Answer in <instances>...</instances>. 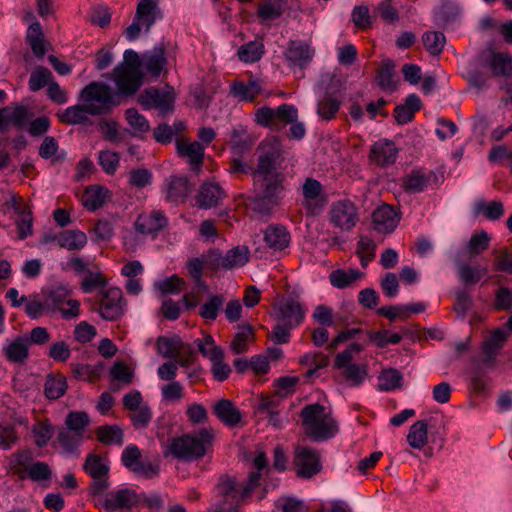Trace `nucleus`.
<instances>
[{
  "instance_id": "obj_30",
  "label": "nucleus",
  "mask_w": 512,
  "mask_h": 512,
  "mask_svg": "<svg viewBox=\"0 0 512 512\" xmlns=\"http://www.w3.org/2000/svg\"><path fill=\"white\" fill-rule=\"evenodd\" d=\"M158 14H160L158 0H138L135 17L136 20L142 21L146 32L153 26Z\"/></svg>"
},
{
  "instance_id": "obj_61",
  "label": "nucleus",
  "mask_w": 512,
  "mask_h": 512,
  "mask_svg": "<svg viewBox=\"0 0 512 512\" xmlns=\"http://www.w3.org/2000/svg\"><path fill=\"white\" fill-rule=\"evenodd\" d=\"M341 375L351 386H359L367 376L365 365L353 364L341 370Z\"/></svg>"
},
{
  "instance_id": "obj_4",
  "label": "nucleus",
  "mask_w": 512,
  "mask_h": 512,
  "mask_svg": "<svg viewBox=\"0 0 512 512\" xmlns=\"http://www.w3.org/2000/svg\"><path fill=\"white\" fill-rule=\"evenodd\" d=\"M253 465L256 471L250 473L245 485L239 486L235 478L224 476L223 480L218 485V491L223 494L226 500H231V502L235 504L244 502L259 485L262 471L267 468V460L263 453H259L253 459Z\"/></svg>"
},
{
  "instance_id": "obj_34",
  "label": "nucleus",
  "mask_w": 512,
  "mask_h": 512,
  "mask_svg": "<svg viewBox=\"0 0 512 512\" xmlns=\"http://www.w3.org/2000/svg\"><path fill=\"white\" fill-rule=\"evenodd\" d=\"M185 348H187L190 354L193 353L191 346H185L179 337L168 338L161 336L157 339L158 353L164 358L177 359Z\"/></svg>"
},
{
  "instance_id": "obj_64",
  "label": "nucleus",
  "mask_w": 512,
  "mask_h": 512,
  "mask_svg": "<svg viewBox=\"0 0 512 512\" xmlns=\"http://www.w3.org/2000/svg\"><path fill=\"white\" fill-rule=\"evenodd\" d=\"M256 123L262 127H268L273 130H280L279 123H276L275 109L264 106L258 108L255 112Z\"/></svg>"
},
{
  "instance_id": "obj_43",
  "label": "nucleus",
  "mask_w": 512,
  "mask_h": 512,
  "mask_svg": "<svg viewBox=\"0 0 512 512\" xmlns=\"http://www.w3.org/2000/svg\"><path fill=\"white\" fill-rule=\"evenodd\" d=\"M87 244V236L80 230H64L59 233V246L70 251L80 250Z\"/></svg>"
},
{
  "instance_id": "obj_1",
  "label": "nucleus",
  "mask_w": 512,
  "mask_h": 512,
  "mask_svg": "<svg viewBox=\"0 0 512 512\" xmlns=\"http://www.w3.org/2000/svg\"><path fill=\"white\" fill-rule=\"evenodd\" d=\"M282 144L276 137L262 141L257 148V165L252 171L254 186L259 182H273L276 177H281V185H284L285 175L278 171L284 161Z\"/></svg>"
},
{
  "instance_id": "obj_11",
  "label": "nucleus",
  "mask_w": 512,
  "mask_h": 512,
  "mask_svg": "<svg viewBox=\"0 0 512 512\" xmlns=\"http://www.w3.org/2000/svg\"><path fill=\"white\" fill-rule=\"evenodd\" d=\"M84 470L93 479V492L103 493L109 486V460L106 455L89 454L84 464Z\"/></svg>"
},
{
  "instance_id": "obj_5",
  "label": "nucleus",
  "mask_w": 512,
  "mask_h": 512,
  "mask_svg": "<svg viewBox=\"0 0 512 512\" xmlns=\"http://www.w3.org/2000/svg\"><path fill=\"white\" fill-rule=\"evenodd\" d=\"M256 194L246 199V205L260 217L270 216L276 206L280 204L285 186L281 185V177L278 176L273 182H259L254 186Z\"/></svg>"
},
{
  "instance_id": "obj_46",
  "label": "nucleus",
  "mask_w": 512,
  "mask_h": 512,
  "mask_svg": "<svg viewBox=\"0 0 512 512\" xmlns=\"http://www.w3.org/2000/svg\"><path fill=\"white\" fill-rule=\"evenodd\" d=\"M67 390L66 378L58 375L49 374L44 385V394L50 400H56L62 397Z\"/></svg>"
},
{
  "instance_id": "obj_2",
  "label": "nucleus",
  "mask_w": 512,
  "mask_h": 512,
  "mask_svg": "<svg viewBox=\"0 0 512 512\" xmlns=\"http://www.w3.org/2000/svg\"><path fill=\"white\" fill-rule=\"evenodd\" d=\"M300 417L305 434L315 442L331 439L339 430L337 421L319 403L305 405Z\"/></svg>"
},
{
  "instance_id": "obj_51",
  "label": "nucleus",
  "mask_w": 512,
  "mask_h": 512,
  "mask_svg": "<svg viewBox=\"0 0 512 512\" xmlns=\"http://www.w3.org/2000/svg\"><path fill=\"white\" fill-rule=\"evenodd\" d=\"M361 276L362 273L358 270L350 269L349 271H345L342 269H337L331 272L329 279L334 287L343 289L350 286Z\"/></svg>"
},
{
  "instance_id": "obj_3",
  "label": "nucleus",
  "mask_w": 512,
  "mask_h": 512,
  "mask_svg": "<svg viewBox=\"0 0 512 512\" xmlns=\"http://www.w3.org/2000/svg\"><path fill=\"white\" fill-rule=\"evenodd\" d=\"M8 471L19 480L44 483L52 477L53 471L46 462L33 458L29 450H17L8 461Z\"/></svg>"
},
{
  "instance_id": "obj_48",
  "label": "nucleus",
  "mask_w": 512,
  "mask_h": 512,
  "mask_svg": "<svg viewBox=\"0 0 512 512\" xmlns=\"http://www.w3.org/2000/svg\"><path fill=\"white\" fill-rule=\"evenodd\" d=\"M428 424L424 420L415 422L409 430L407 441L412 448H422L427 444Z\"/></svg>"
},
{
  "instance_id": "obj_63",
  "label": "nucleus",
  "mask_w": 512,
  "mask_h": 512,
  "mask_svg": "<svg viewBox=\"0 0 512 512\" xmlns=\"http://www.w3.org/2000/svg\"><path fill=\"white\" fill-rule=\"evenodd\" d=\"M25 313L31 319H38L44 314L50 313L45 298L38 299V296L30 297L25 301Z\"/></svg>"
},
{
  "instance_id": "obj_60",
  "label": "nucleus",
  "mask_w": 512,
  "mask_h": 512,
  "mask_svg": "<svg viewBox=\"0 0 512 512\" xmlns=\"http://www.w3.org/2000/svg\"><path fill=\"white\" fill-rule=\"evenodd\" d=\"M228 269L244 266L249 261V250L245 246H237L224 255Z\"/></svg>"
},
{
  "instance_id": "obj_19",
  "label": "nucleus",
  "mask_w": 512,
  "mask_h": 512,
  "mask_svg": "<svg viewBox=\"0 0 512 512\" xmlns=\"http://www.w3.org/2000/svg\"><path fill=\"white\" fill-rule=\"evenodd\" d=\"M304 309L299 301L288 298L274 307V319L276 322L288 324V327H297L304 319Z\"/></svg>"
},
{
  "instance_id": "obj_24",
  "label": "nucleus",
  "mask_w": 512,
  "mask_h": 512,
  "mask_svg": "<svg viewBox=\"0 0 512 512\" xmlns=\"http://www.w3.org/2000/svg\"><path fill=\"white\" fill-rule=\"evenodd\" d=\"M398 149L393 141L382 139L375 142L370 149L369 159L380 167H387L396 162Z\"/></svg>"
},
{
  "instance_id": "obj_17",
  "label": "nucleus",
  "mask_w": 512,
  "mask_h": 512,
  "mask_svg": "<svg viewBox=\"0 0 512 512\" xmlns=\"http://www.w3.org/2000/svg\"><path fill=\"white\" fill-rule=\"evenodd\" d=\"M314 55V48L309 43L300 40H290L284 52V57L289 67H298L300 69H305L312 61Z\"/></svg>"
},
{
  "instance_id": "obj_10",
  "label": "nucleus",
  "mask_w": 512,
  "mask_h": 512,
  "mask_svg": "<svg viewBox=\"0 0 512 512\" xmlns=\"http://www.w3.org/2000/svg\"><path fill=\"white\" fill-rule=\"evenodd\" d=\"M330 222L342 231L352 230L359 221L358 208L349 199L334 201L329 210Z\"/></svg>"
},
{
  "instance_id": "obj_39",
  "label": "nucleus",
  "mask_w": 512,
  "mask_h": 512,
  "mask_svg": "<svg viewBox=\"0 0 512 512\" xmlns=\"http://www.w3.org/2000/svg\"><path fill=\"white\" fill-rule=\"evenodd\" d=\"M26 42L37 58H43L46 53L44 34L39 22H33L27 30Z\"/></svg>"
},
{
  "instance_id": "obj_27",
  "label": "nucleus",
  "mask_w": 512,
  "mask_h": 512,
  "mask_svg": "<svg viewBox=\"0 0 512 512\" xmlns=\"http://www.w3.org/2000/svg\"><path fill=\"white\" fill-rule=\"evenodd\" d=\"M167 65L166 50L163 45L155 46L143 54V67L154 78H159Z\"/></svg>"
},
{
  "instance_id": "obj_9",
  "label": "nucleus",
  "mask_w": 512,
  "mask_h": 512,
  "mask_svg": "<svg viewBox=\"0 0 512 512\" xmlns=\"http://www.w3.org/2000/svg\"><path fill=\"white\" fill-rule=\"evenodd\" d=\"M140 503H142V495L136 488L121 485L106 495L104 507L108 511L115 512L130 510Z\"/></svg>"
},
{
  "instance_id": "obj_41",
  "label": "nucleus",
  "mask_w": 512,
  "mask_h": 512,
  "mask_svg": "<svg viewBox=\"0 0 512 512\" xmlns=\"http://www.w3.org/2000/svg\"><path fill=\"white\" fill-rule=\"evenodd\" d=\"M56 433V427L48 420L43 419L33 424L31 434L38 447L46 446Z\"/></svg>"
},
{
  "instance_id": "obj_8",
  "label": "nucleus",
  "mask_w": 512,
  "mask_h": 512,
  "mask_svg": "<svg viewBox=\"0 0 512 512\" xmlns=\"http://www.w3.org/2000/svg\"><path fill=\"white\" fill-rule=\"evenodd\" d=\"M79 100L85 104L93 103L95 107L102 109V115L120 102L116 100L112 89L107 84L101 82H91L80 92Z\"/></svg>"
},
{
  "instance_id": "obj_33",
  "label": "nucleus",
  "mask_w": 512,
  "mask_h": 512,
  "mask_svg": "<svg viewBox=\"0 0 512 512\" xmlns=\"http://www.w3.org/2000/svg\"><path fill=\"white\" fill-rule=\"evenodd\" d=\"M264 241L274 250H283L289 246L290 233L284 226L270 225L264 233Z\"/></svg>"
},
{
  "instance_id": "obj_56",
  "label": "nucleus",
  "mask_w": 512,
  "mask_h": 512,
  "mask_svg": "<svg viewBox=\"0 0 512 512\" xmlns=\"http://www.w3.org/2000/svg\"><path fill=\"white\" fill-rule=\"evenodd\" d=\"M341 102L331 94H326L319 102L317 113L323 120H331L339 111Z\"/></svg>"
},
{
  "instance_id": "obj_36",
  "label": "nucleus",
  "mask_w": 512,
  "mask_h": 512,
  "mask_svg": "<svg viewBox=\"0 0 512 512\" xmlns=\"http://www.w3.org/2000/svg\"><path fill=\"white\" fill-rule=\"evenodd\" d=\"M299 363L302 366H309V369L305 372L304 376L306 379H312L314 377H318V371L328 366L329 357L321 352L316 353H306L304 354Z\"/></svg>"
},
{
  "instance_id": "obj_42",
  "label": "nucleus",
  "mask_w": 512,
  "mask_h": 512,
  "mask_svg": "<svg viewBox=\"0 0 512 512\" xmlns=\"http://www.w3.org/2000/svg\"><path fill=\"white\" fill-rule=\"evenodd\" d=\"M225 297L222 294L211 295L199 308V316L206 322L217 319L219 312L223 309Z\"/></svg>"
},
{
  "instance_id": "obj_40",
  "label": "nucleus",
  "mask_w": 512,
  "mask_h": 512,
  "mask_svg": "<svg viewBox=\"0 0 512 512\" xmlns=\"http://www.w3.org/2000/svg\"><path fill=\"white\" fill-rule=\"evenodd\" d=\"M97 440L107 446L123 444V431L117 425H101L95 429Z\"/></svg>"
},
{
  "instance_id": "obj_32",
  "label": "nucleus",
  "mask_w": 512,
  "mask_h": 512,
  "mask_svg": "<svg viewBox=\"0 0 512 512\" xmlns=\"http://www.w3.org/2000/svg\"><path fill=\"white\" fill-rule=\"evenodd\" d=\"M432 173H424L422 170H413L401 179V187L407 193L423 192L431 180Z\"/></svg>"
},
{
  "instance_id": "obj_16",
  "label": "nucleus",
  "mask_w": 512,
  "mask_h": 512,
  "mask_svg": "<svg viewBox=\"0 0 512 512\" xmlns=\"http://www.w3.org/2000/svg\"><path fill=\"white\" fill-rule=\"evenodd\" d=\"M138 101L145 109L157 108L165 115L173 111L175 98L172 91H161L152 87L145 89Z\"/></svg>"
},
{
  "instance_id": "obj_45",
  "label": "nucleus",
  "mask_w": 512,
  "mask_h": 512,
  "mask_svg": "<svg viewBox=\"0 0 512 512\" xmlns=\"http://www.w3.org/2000/svg\"><path fill=\"white\" fill-rule=\"evenodd\" d=\"M403 376L395 368L382 370L378 376V388L381 391H393L402 387Z\"/></svg>"
},
{
  "instance_id": "obj_22",
  "label": "nucleus",
  "mask_w": 512,
  "mask_h": 512,
  "mask_svg": "<svg viewBox=\"0 0 512 512\" xmlns=\"http://www.w3.org/2000/svg\"><path fill=\"white\" fill-rule=\"evenodd\" d=\"M215 433L211 428H203L196 433L186 434L182 437L175 438L169 448L173 449H190L205 448L214 444Z\"/></svg>"
},
{
  "instance_id": "obj_21",
  "label": "nucleus",
  "mask_w": 512,
  "mask_h": 512,
  "mask_svg": "<svg viewBox=\"0 0 512 512\" xmlns=\"http://www.w3.org/2000/svg\"><path fill=\"white\" fill-rule=\"evenodd\" d=\"M100 116L102 109L91 104H77L66 108L58 114L60 122L68 125L86 124L89 121L88 115Z\"/></svg>"
},
{
  "instance_id": "obj_53",
  "label": "nucleus",
  "mask_w": 512,
  "mask_h": 512,
  "mask_svg": "<svg viewBox=\"0 0 512 512\" xmlns=\"http://www.w3.org/2000/svg\"><path fill=\"white\" fill-rule=\"evenodd\" d=\"M487 274L485 267H473L467 264H458V276L465 285H475Z\"/></svg>"
},
{
  "instance_id": "obj_31",
  "label": "nucleus",
  "mask_w": 512,
  "mask_h": 512,
  "mask_svg": "<svg viewBox=\"0 0 512 512\" xmlns=\"http://www.w3.org/2000/svg\"><path fill=\"white\" fill-rule=\"evenodd\" d=\"M421 100L416 94H410L403 104H400L394 109V118L400 125L411 122L414 114L421 108Z\"/></svg>"
},
{
  "instance_id": "obj_26",
  "label": "nucleus",
  "mask_w": 512,
  "mask_h": 512,
  "mask_svg": "<svg viewBox=\"0 0 512 512\" xmlns=\"http://www.w3.org/2000/svg\"><path fill=\"white\" fill-rule=\"evenodd\" d=\"M177 153L180 157L186 158L195 172H199L204 161V146L195 141L188 142L185 140H177Z\"/></svg>"
},
{
  "instance_id": "obj_38",
  "label": "nucleus",
  "mask_w": 512,
  "mask_h": 512,
  "mask_svg": "<svg viewBox=\"0 0 512 512\" xmlns=\"http://www.w3.org/2000/svg\"><path fill=\"white\" fill-rule=\"evenodd\" d=\"M261 92V85L256 79H250L248 83L234 81L231 86V93L240 101L252 102Z\"/></svg>"
},
{
  "instance_id": "obj_20",
  "label": "nucleus",
  "mask_w": 512,
  "mask_h": 512,
  "mask_svg": "<svg viewBox=\"0 0 512 512\" xmlns=\"http://www.w3.org/2000/svg\"><path fill=\"white\" fill-rule=\"evenodd\" d=\"M400 215L393 206L383 204L372 213V224L374 230L379 233H391L398 226Z\"/></svg>"
},
{
  "instance_id": "obj_59",
  "label": "nucleus",
  "mask_w": 512,
  "mask_h": 512,
  "mask_svg": "<svg viewBox=\"0 0 512 512\" xmlns=\"http://www.w3.org/2000/svg\"><path fill=\"white\" fill-rule=\"evenodd\" d=\"M152 410L148 403L130 412L129 418L135 429H146L152 420Z\"/></svg>"
},
{
  "instance_id": "obj_47",
  "label": "nucleus",
  "mask_w": 512,
  "mask_h": 512,
  "mask_svg": "<svg viewBox=\"0 0 512 512\" xmlns=\"http://www.w3.org/2000/svg\"><path fill=\"white\" fill-rule=\"evenodd\" d=\"M107 190L100 186L88 187L82 196V203L85 208L95 211L101 208L105 202Z\"/></svg>"
},
{
  "instance_id": "obj_23",
  "label": "nucleus",
  "mask_w": 512,
  "mask_h": 512,
  "mask_svg": "<svg viewBox=\"0 0 512 512\" xmlns=\"http://www.w3.org/2000/svg\"><path fill=\"white\" fill-rule=\"evenodd\" d=\"M134 225L140 234H157L168 225V219L163 211L153 210L150 213L140 214Z\"/></svg>"
},
{
  "instance_id": "obj_35",
  "label": "nucleus",
  "mask_w": 512,
  "mask_h": 512,
  "mask_svg": "<svg viewBox=\"0 0 512 512\" xmlns=\"http://www.w3.org/2000/svg\"><path fill=\"white\" fill-rule=\"evenodd\" d=\"M28 346V339L18 336L4 348V355L12 363H23L29 356Z\"/></svg>"
},
{
  "instance_id": "obj_55",
  "label": "nucleus",
  "mask_w": 512,
  "mask_h": 512,
  "mask_svg": "<svg viewBox=\"0 0 512 512\" xmlns=\"http://www.w3.org/2000/svg\"><path fill=\"white\" fill-rule=\"evenodd\" d=\"M53 81V75L51 71L44 66H37L30 75L29 78V89L36 92Z\"/></svg>"
},
{
  "instance_id": "obj_54",
  "label": "nucleus",
  "mask_w": 512,
  "mask_h": 512,
  "mask_svg": "<svg viewBox=\"0 0 512 512\" xmlns=\"http://www.w3.org/2000/svg\"><path fill=\"white\" fill-rule=\"evenodd\" d=\"M422 42L431 55L437 56L443 51L446 39L442 32L432 31L422 35Z\"/></svg>"
},
{
  "instance_id": "obj_18",
  "label": "nucleus",
  "mask_w": 512,
  "mask_h": 512,
  "mask_svg": "<svg viewBox=\"0 0 512 512\" xmlns=\"http://www.w3.org/2000/svg\"><path fill=\"white\" fill-rule=\"evenodd\" d=\"M293 467L298 477L311 478L321 471L322 464L316 450H296Z\"/></svg>"
},
{
  "instance_id": "obj_12",
  "label": "nucleus",
  "mask_w": 512,
  "mask_h": 512,
  "mask_svg": "<svg viewBox=\"0 0 512 512\" xmlns=\"http://www.w3.org/2000/svg\"><path fill=\"white\" fill-rule=\"evenodd\" d=\"M101 300L99 307L95 310L99 311L101 317L108 321H116L124 314L125 301L123 299L122 290L118 287H110L100 291Z\"/></svg>"
},
{
  "instance_id": "obj_15",
  "label": "nucleus",
  "mask_w": 512,
  "mask_h": 512,
  "mask_svg": "<svg viewBox=\"0 0 512 512\" xmlns=\"http://www.w3.org/2000/svg\"><path fill=\"white\" fill-rule=\"evenodd\" d=\"M113 75L118 94L122 96L136 94L144 83V73L142 71L116 66L113 69Z\"/></svg>"
},
{
  "instance_id": "obj_37",
  "label": "nucleus",
  "mask_w": 512,
  "mask_h": 512,
  "mask_svg": "<svg viewBox=\"0 0 512 512\" xmlns=\"http://www.w3.org/2000/svg\"><path fill=\"white\" fill-rule=\"evenodd\" d=\"M395 64L392 60H385L377 71V84L385 91L393 92L397 89Z\"/></svg>"
},
{
  "instance_id": "obj_57",
  "label": "nucleus",
  "mask_w": 512,
  "mask_h": 512,
  "mask_svg": "<svg viewBox=\"0 0 512 512\" xmlns=\"http://www.w3.org/2000/svg\"><path fill=\"white\" fill-rule=\"evenodd\" d=\"M313 318L322 326L341 325L345 323V319L339 315H333L332 309L326 305L316 307Z\"/></svg>"
},
{
  "instance_id": "obj_7",
  "label": "nucleus",
  "mask_w": 512,
  "mask_h": 512,
  "mask_svg": "<svg viewBox=\"0 0 512 512\" xmlns=\"http://www.w3.org/2000/svg\"><path fill=\"white\" fill-rule=\"evenodd\" d=\"M71 291L63 286L54 287L42 291V296L48 304L50 313L59 311L64 319H73L80 314V302L69 299Z\"/></svg>"
},
{
  "instance_id": "obj_49",
  "label": "nucleus",
  "mask_w": 512,
  "mask_h": 512,
  "mask_svg": "<svg viewBox=\"0 0 512 512\" xmlns=\"http://www.w3.org/2000/svg\"><path fill=\"white\" fill-rule=\"evenodd\" d=\"M264 54V45L260 41H250L239 47L237 55L245 63H255Z\"/></svg>"
},
{
  "instance_id": "obj_14",
  "label": "nucleus",
  "mask_w": 512,
  "mask_h": 512,
  "mask_svg": "<svg viewBox=\"0 0 512 512\" xmlns=\"http://www.w3.org/2000/svg\"><path fill=\"white\" fill-rule=\"evenodd\" d=\"M476 62L480 66H489L495 77L512 76V56L508 53L483 50L478 54Z\"/></svg>"
},
{
  "instance_id": "obj_29",
  "label": "nucleus",
  "mask_w": 512,
  "mask_h": 512,
  "mask_svg": "<svg viewBox=\"0 0 512 512\" xmlns=\"http://www.w3.org/2000/svg\"><path fill=\"white\" fill-rule=\"evenodd\" d=\"M166 199L171 202L184 201L191 187L186 177L172 175L166 180L165 184Z\"/></svg>"
},
{
  "instance_id": "obj_13",
  "label": "nucleus",
  "mask_w": 512,
  "mask_h": 512,
  "mask_svg": "<svg viewBox=\"0 0 512 512\" xmlns=\"http://www.w3.org/2000/svg\"><path fill=\"white\" fill-rule=\"evenodd\" d=\"M121 459L124 466L139 477L150 479L158 475V461L145 459L140 450H124Z\"/></svg>"
},
{
  "instance_id": "obj_50",
  "label": "nucleus",
  "mask_w": 512,
  "mask_h": 512,
  "mask_svg": "<svg viewBox=\"0 0 512 512\" xmlns=\"http://www.w3.org/2000/svg\"><path fill=\"white\" fill-rule=\"evenodd\" d=\"M240 331L237 332L230 344L232 352L236 355L243 354L248 350V342L254 337L251 325L239 326Z\"/></svg>"
},
{
  "instance_id": "obj_44",
  "label": "nucleus",
  "mask_w": 512,
  "mask_h": 512,
  "mask_svg": "<svg viewBox=\"0 0 512 512\" xmlns=\"http://www.w3.org/2000/svg\"><path fill=\"white\" fill-rule=\"evenodd\" d=\"M474 213L476 215L482 214L487 220H499L504 214V206L501 201L486 202L479 200L475 203Z\"/></svg>"
},
{
  "instance_id": "obj_62",
  "label": "nucleus",
  "mask_w": 512,
  "mask_h": 512,
  "mask_svg": "<svg viewBox=\"0 0 512 512\" xmlns=\"http://www.w3.org/2000/svg\"><path fill=\"white\" fill-rule=\"evenodd\" d=\"M490 237L484 230L475 232L467 245V250L471 255H479L488 249Z\"/></svg>"
},
{
  "instance_id": "obj_25",
  "label": "nucleus",
  "mask_w": 512,
  "mask_h": 512,
  "mask_svg": "<svg viewBox=\"0 0 512 512\" xmlns=\"http://www.w3.org/2000/svg\"><path fill=\"white\" fill-rule=\"evenodd\" d=\"M224 198L226 193L218 183L207 182L200 186L196 202L199 208L209 209L218 206Z\"/></svg>"
},
{
  "instance_id": "obj_52",
  "label": "nucleus",
  "mask_w": 512,
  "mask_h": 512,
  "mask_svg": "<svg viewBox=\"0 0 512 512\" xmlns=\"http://www.w3.org/2000/svg\"><path fill=\"white\" fill-rule=\"evenodd\" d=\"M72 373L76 379L87 380L90 382L98 379L104 369L102 363L96 365L71 364Z\"/></svg>"
},
{
  "instance_id": "obj_28",
  "label": "nucleus",
  "mask_w": 512,
  "mask_h": 512,
  "mask_svg": "<svg viewBox=\"0 0 512 512\" xmlns=\"http://www.w3.org/2000/svg\"><path fill=\"white\" fill-rule=\"evenodd\" d=\"M213 412L216 417L228 427H235L242 420L240 410L228 399H220L217 401L213 406Z\"/></svg>"
},
{
  "instance_id": "obj_6",
  "label": "nucleus",
  "mask_w": 512,
  "mask_h": 512,
  "mask_svg": "<svg viewBox=\"0 0 512 512\" xmlns=\"http://www.w3.org/2000/svg\"><path fill=\"white\" fill-rule=\"evenodd\" d=\"M65 427H59L57 440L63 448H73L80 444L90 423L89 415L84 411H71L66 415Z\"/></svg>"
},
{
  "instance_id": "obj_58",
  "label": "nucleus",
  "mask_w": 512,
  "mask_h": 512,
  "mask_svg": "<svg viewBox=\"0 0 512 512\" xmlns=\"http://www.w3.org/2000/svg\"><path fill=\"white\" fill-rule=\"evenodd\" d=\"M493 270L512 274V252L506 247L493 250Z\"/></svg>"
}]
</instances>
